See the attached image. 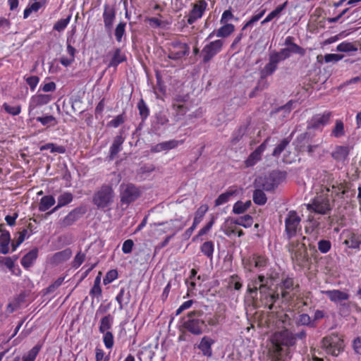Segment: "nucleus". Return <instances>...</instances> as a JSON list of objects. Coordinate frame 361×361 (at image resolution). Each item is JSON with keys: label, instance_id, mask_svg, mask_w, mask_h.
Wrapping results in <instances>:
<instances>
[{"label": "nucleus", "instance_id": "f257e3e1", "mask_svg": "<svg viewBox=\"0 0 361 361\" xmlns=\"http://www.w3.org/2000/svg\"><path fill=\"white\" fill-rule=\"evenodd\" d=\"M300 217L295 211H290L285 220L286 233L289 239L288 250L292 259L299 265L307 261V252L303 240L305 237L298 235L300 231Z\"/></svg>", "mask_w": 361, "mask_h": 361}, {"label": "nucleus", "instance_id": "f03ea898", "mask_svg": "<svg viewBox=\"0 0 361 361\" xmlns=\"http://www.w3.org/2000/svg\"><path fill=\"white\" fill-rule=\"evenodd\" d=\"M295 337L287 329L275 332L271 336L272 348L270 355L272 361H279L288 357V347L293 345Z\"/></svg>", "mask_w": 361, "mask_h": 361}, {"label": "nucleus", "instance_id": "7ed1b4c3", "mask_svg": "<svg viewBox=\"0 0 361 361\" xmlns=\"http://www.w3.org/2000/svg\"><path fill=\"white\" fill-rule=\"evenodd\" d=\"M264 276H259L257 279L252 280L247 285V293L250 295V297L254 300L257 295V290H259V293L262 297H264L267 300L265 305L269 306V309L271 310L274 302L278 299L279 294L267 293L269 290L266 288L264 284Z\"/></svg>", "mask_w": 361, "mask_h": 361}, {"label": "nucleus", "instance_id": "20e7f679", "mask_svg": "<svg viewBox=\"0 0 361 361\" xmlns=\"http://www.w3.org/2000/svg\"><path fill=\"white\" fill-rule=\"evenodd\" d=\"M329 188H322L313 199L312 202L307 205V209L320 214H326L331 211L332 201L329 198Z\"/></svg>", "mask_w": 361, "mask_h": 361}, {"label": "nucleus", "instance_id": "39448f33", "mask_svg": "<svg viewBox=\"0 0 361 361\" xmlns=\"http://www.w3.org/2000/svg\"><path fill=\"white\" fill-rule=\"evenodd\" d=\"M115 194L110 185H102L93 196V203L99 208L104 209L110 206L114 201Z\"/></svg>", "mask_w": 361, "mask_h": 361}, {"label": "nucleus", "instance_id": "423d86ee", "mask_svg": "<svg viewBox=\"0 0 361 361\" xmlns=\"http://www.w3.org/2000/svg\"><path fill=\"white\" fill-rule=\"evenodd\" d=\"M322 348L328 354L338 356L343 350L344 344L343 338L336 334L324 337L322 339Z\"/></svg>", "mask_w": 361, "mask_h": 361}, {"label": "nucleus", "instance_id": "0eeeda50", "mask_svg": "<svg viewBox=\"0 0 361 361\" xmlns=\"http://www.w3.org/2000/svg\"><path fill=\"white\" fill-rule=\"evenodd\" d=\"M140 195L139 189L131 183H123L120 185L121 202L123 204L129 205Z\"/></svg>", "mask_w": 361, "mask_h": 361}, {"label": "nucleus", "instance_id": "6e6552de", "mask_svg": "<svg viewBox=\"0 0 361 361\" xmlns=\"http://www.w3.org/2000/svg\"><path fill=\"white\" fill-rule=\"evenodd\" d=\"M280 173L273 171L268 176H259L255 179V184L257 188L264 190H271L280 183Z\"/></svg>", "mask_w": 361, "mask_h": 361}, {"label": "nucleus", "instance_id": "1a4fd4ad", "mask_svg": "<svg viewBox=\"0 0 361 361\" xmlns=\"http://www.w3.org/2000/svg\"><path fill=\"white\" fill-rule=\"evenodd\" d=\"M200 317V313L197 312H190L188 314V319L185 322V327L192 334L200 335L202 333L204 321Z\"/></svg>", "mask_w": 361, "mask_h": 361}, {"label": "nucleus", "instance_id": "9d476101", "mask_svg": "<svg viewBox=\"0 0 361 361\" xmlns=\"http://www.w3.org/2000/svg\"><path fill=\"white\" fill-rule=\"evenodd\" d=\"M207 6L208 4L206 0H198L194 3L192 5V9L185 17L187 18V23L188 25H192L200 19L203 16Z\"/></svg>", "mask_w": 361, "mask_h": 361}, {"label": "nucleus", "instance_id": "9b49d317", "mask_svg": "<svg viewBox=\"0 0 361 361\" xmlns=\"http://www.w3.org/2000/svg\"><path fill=\"white\" fill-rule=\"evenodd\" d=\"M224 44V40L216 39L206 44L202 50L203 61L207 63L219 54L222 50Z\"/></svg>", "mask_w": 361, "mask_h": 361}, {"label": "nucleus", "instance_id": "f8f14e48", "mask_svg": "<svg viewBox=\"0 0 361 361\" xmlns=\"http://www.w3.org/2000/svg\"><path fill=\"white\" fill-rule=\"evenodd\" d=\"M343 243L349 248L357 249L361 245V234L354 230L347 229L341 234Z\"/></svg>", "mask_w": 361, "mask_h": 361}, {"label": "nucleus", "instance_id": "ddd939ff", "mask_svg": "<svg viewBox=\"0 0 361 361\" xmlns=\"http://www.w3.org/2000/svg\"><path fill=\"white\" fill-rule=\"evenodd\" d=\"M352 147L348 145H336L331 153V157L337 163L345 164L348 161V156Z\"/></svg>", "mask_w": 361, "mask_h": 361}, {"label": "nucleus", "instance_id": "4468645a", "mask_svg": "<svg viewBox=\"0 0 361 361\" xmlns=\"http://www.w3.org/2000/svg\"><path fill=\"white\" fill-rule=\"evenodd\" d=\"M52 99L53 97L51 94H37L32 96L29 102V113L39 106L49 104Z\"/></svg>", "mask_w": 361, "mask_h": 361}, {"label": "nucleus", "instance_id": "2eb2a0df", "mask_svg": "<svg viewBox=\"0 0 361 361\" xmlns=\"http://www.w3.org/2000/svg\"><path fill=\"white\" fill-rule=\"evenodd\" d=\"M176 222V221L171 220L165 224H162V223L161 224V223L155 224L156 226H163L164 232L173 231V234L167 236L163 242H161L157 246V248L161 249V248L164 247L165 246H166L168 245V243H169L170 240L171 239V238L176 234V233L177 231H178L180 229H181V227L176 226V225H175Z\"/></svg>", "mask_w": 361, "mask_h": 361}, {"label": "nucleus", "instance_id": "dca6fc26", "mask_svg": "<svg viewBox=\"0 0 361 361\" xmlns=\"http://www.w3.org/2000/svg\"><path fill=\"white\" fill-rule=\"evenodd\" d=\"M271 137H267L253 152L250 154L245 161L247 166H254L260 159L262 154L265 150Z\"/></svg>", "mask_w": 361, "mask_h": 361}, {"label": "nucleus", "instance_id": "f3484780", "mask_svg": "<svg viewBox=\"0 0 361 361\" xmlns=\"http://www.w3.org/2000/svg\"><path fill=\"white\" fill-rule=\"evenodd\" d=\"M322 293L326 295L331 302L336 304H341L349 298V295L347 292L340 290H322Z\"/></svg>", "mask_w": 361, "mask_h": 361}, {"label": "nucleus", "instance_id": "a211bd4d", "mask_svg": "<svg viewBox=\"0 0 361 361\" xmlns=\"http://www.w3.org/2000/svg\"><path fill=\"white\" fill-rule=\"evenodd\" d=\"M328 188H330L329 190V198L333 202L336 200V199H341L343 197V195L347 192V189L344 184L341 183L335 182L332 183Z\"/></svg>", "mask_w": 361, "mask_h": 361}, {"label": "nucleus", "instance_id": "6ab92c4d", "mask_svg": "<svg viewBox=\"0 0 361 361\" xmlns=\"http://www.w3.org/2000/svg\"><path fill=\"white\" fill-rule=\"evenodd\" d=\"M102 16L106 30L110 31L116 16L115 10L108 4H105Z\"/></svg>", "mask_w": 361, "mask_h": 361}, {"label": "nucleus", "instance_id": "aec40b11", "mask_svg": "<svg viewBox=\"0 0 361 361\" xmlns=\"http://www.w3.org/2000/svg\"><path fill=\"white\" fill-rule=\"evenodd\" d=\"M173 49L174 50L170 51L169 56L175 60L181 59L189 52V47L185 43L174 44Z\"/></svg>", "mask_w": 361, "mask_h": 361}, {"label": "nucleus", "instance_id": "412c9836", "mask_svg": "<svg viewBox=\"0 0 361 361\" xmlns=\"http://www.w3.org/2000/svg\"><path fill=\"white\" fill-rule=\"evenodd\" d=\"M281 290L282 297L285 300H290L293 298V295H290V292L294 290L293 279L290 277L283 279L281 282Z\"/></svg>", "mask_w": 361, "mask_h": 361}, {"label": "nucleus", "instance_id": "4be33fe9", "mask_svg": "<svg viewBox=\"0 0 361 361\" xmlns=\"http://www.w3.org/2000/svg\"><path fill=\"white\" fill-rule=\"evenodd\" d=\"M331 116V114L329 111L315 115L310 121V126L314 128L323 127L329 123Z\"/></svg>", "mask_w": 361, "mask_h": 361}, {"label": "nucleus", "instance_id": "5701e85b", "mask_svg": "<svg viewBox=\"0 0 361 361\" xmlns=\"http://www.w3.org/2000/svg\"><path fill=\"white\" fill-rule=\"evenodd\" d=\"M214 343V340L209 336H204L202 338L198 348L201 350L202 354L206 357H211L212 355V345Z\"/></svg>", "mask_w": 361, "mask_h": 361}, {"label": "nucleus", "instance_id": "b1692460", "mask_svg": "<svg viewBox=\"0 0 361 361\" xmlns=\"http://www.w3.org/2000/svg\"><path fill=\"white\" fill-rule=\"evenodd\" d=\"M237 226L238 224L235 219L228 218L221 225V230L228 237H231L236 234Z\"/></svg>", "mask_w": 361, "mask_h": 361}, {"label": "nucleus", "instance_id": "393cba45", "mask_svg": "<svg viewBox=\"0 0 361 361\" xmlns=\"http://www.w3.org/2000/svg\"><path fill=\"white\" fill-rule=\"evenodd\" d=\"M110 54L111 55V59L109 63V67L116 68L126 59L125 54L120 49H116Z\"/></svg>", "mask_w": 361, "mask_h": 361}, {"label": "nucleus", "instance_id": "a878e982", "mask_svg": "<svg viewBox=\"0 0 361 361\" xmlns=\"http://www.w3.org/2000/svg\"><path fill=\"white\" fill-rule=\"evenodd\" d=\"M72 255L70 249H66L55 253L51 258L50 262L53 264H59L68 260Z\"/></svg>", "mask_w": 361, "mask_h": 361}, {"label": "nucleus", "instance_id": "bb28decb", "mask_svg": "<svg viewBox=\"0 0 361 361\" xmlns=\"http://www.w3.org/2000/svg\"><path fill=\"white\" fill-rule=\"evenodd\" d=\"M279 51L284 59L289 58L292 54L303 56L305 53V50L298 45H292L291 47H286L281 49Z\"/></svg>", "mask_w": 361, "mask_h": 361}, {"label": "nucleus", "instance_id": "cd10ccee", "mask_svg": "<svg viewBox=\"0 0 361 361\" xmlns=\"http://www.w3.org/2000/svg\"><path fill=\"white\" fill-rule=\"evenodd\" d=\"M73 195L69 192H65L62 194H61L58 197V203L57 205L52 209L51 213H53L56 211H57L59 209H60L62 207H64L67 205L68 204L71 203L73 201Z\"/></svg>", "mask_w": 361, "mask_h": 361}, {"label": "nucleus", "instance_id": "c85d7f7f", "mask_svg": "<svg viewBox=\"0 0 361 361\" xmlns=\"http://www.w3.org/2000/svg\"><path fill=\"white\" fill-rule=\"evenodd\" d=\"M345 134V130L343 121L341 119L336 120L335 125L331 133V136L335 138H340L343 137Z\"/></svg>", "mask_w": 361, "mask_h": 361}, {"label": "nucleus", "instance_id": "c756f323", "mask_svg": "<svg viewBox=\"0 0 361 361\" xmlns=\"http://www.w3.org/2000/svg\"><path fill=\"white\" fill-rule=\"evenodd\" d=\"M236 192L237 190L230 188L226 192L221 194L215 200V206L219 207L226 204Z\"/></svg>", "mask_w": 361, "mask_h": 361}, {"label": "nucleus", "instance_id": "7c9ffc66", "mask_svg": "<svg viewBox=\"0 0 361 361\" xmlns=\"http://www.w3.org/2000/svg\"><path fill=\"white\" fill-rule=\"evenodd\" d=\"M11 235L9 232H4L0 234V252L6 255L9 252V244Z\"/></svg>", "mask_w": 361, "mask_h": 361}, {"label": "nucleus", "instance_id": "2f4dec72", "mask_svg": "<svg viewBox=\"0 0 361 361\" xmlns=\"http://www.w3.org/2000/svg\"><path fill=\"white\" fill-rule=\"evenodd\" d=\"M287 6V1L284 2L283 4L277 6L274 11L269 13L267 17L261 22V24H265L274 18H279L281 14V12L285 9Z\"/></svg>", "mask_w": 361, "mask_h": 361}, {"label": "nucleus", "instance_id": "473e14b6", "mask_svg": "<svg viewBox=\"0 0 361 361\" xmlns=\"http://www.w3.org/2000/svg\"><path fill=\"white\" fill-rule=\"evenodd\" d=\"M235 31V26L231 23L223 24L218 30H216V36L217 37H227Z\"/></svg>", "mask_w": 361, "mask_h": 361}, {"label": "nucleus", "instance_id": "72a5a7b5", "mask_svg": "<svg viewBox=\"0 0 361 361\" xmlns=\"http://www.w3.org/2000/svg\"><path fill=\"white\" fill-rule=\"evenodd\" d=\"M114 323V317L111 314L104 316L101 319L99 331L100 333L109 332Z\"/></svg>", "mask_w": 361, "mask_h": 361}, {"label": "nucleus", "instance_id": "f704fd0d", "mask_svg": "<svg viewBox=\"0 0 361 361\" xmlns=\"http://www.w3.org/2000/svg\"><path fill=\"white\" fill-rule=\"evenodd\" d=\"M38 252L37 250H32L27 253L21 259V264L25 268H29L32 265L37 257Z\"/></svg>", "mask_w": 361, "mask_h": 361}, {"label": "nucleus", "instance_id": "c9c22d12", "mask_svg": "<svg viewBox=\"0 0 361 361\" xmlns=\"http://www.w3.org/2000/svg\"><path fill=\"white\" fill-rule=\"evenodd\" d=\"M55 202V198L52 195H46L40 200L39 210L40 212H46L51 208Z\"/></svg>", "mask_w": 361, "mask_h": 361}, {"label": "nucleus", "instance_id": "e433bc0d", "mask_svg": "<svg viewBox=\"0 0 361 361\" xmlns=\"http://www.w3.org/2000/svg\"><path fill=\"white\" fill-rule=\"evenodd\" d=\"M40 151L44 150H50L51 153H59V154H64L66 152V149L63 146L56 145L54 143H47L44 145H42L39 147Z\"/></svg>", "mask_w": 361, "mask_h": 361}, {"label": "nucleus", "instance_id": "4c0bfd02", "mask_svg": "<svg viewBox=\"0 0 361 361\" xmlns=\"http://www.w3.org/2000/svg\"><path fill=\"white\" fill-rule=\"evenodd\" d=\"M0 267H6L15 274H18L20 271L18 269V273L14 269V261L10 257H0Z\"/></svg>", "mask_w": 361, "mask_h": 361}, {"label": "nucleus", "instance_id": "58836bf2", "mask_svg": "<svg viewBox=\"0 0 361 361\" xmlns=\"http://www.w3.org/2000/svg\"><path fill=\"white\" fill-rule=\"evenodd\" d=\"M251 201L248 200L245 202H237L234 204L233 212L235 214H240L245 212L251 205Z\"/></svg>", "mask_w": 361, "mask_h": 361}, {"label": "nucleus", "instance_id": "ea45409f", "mask_svg": "<svg viewBox=\"0 0 361 361\" xmlns=\"http://www.w3.org/2000/svg\"><path fill=\"white\" fill-rule=\"evenodd\" d=\"M208 206L207 204H202L200 206V207L197 209V211L195 213L194 220L193 222H195V224H199L207 212L208 211Z\"/></svg>", "mask_w": 361, "mask_h": 361}, {"label": "nucleus", "instance_id": "a19ab883", "mask_svg": "<svg viewBox=\"0 0 361 361\" xmlns=\"http://www.w3.org/2000/svg\"><path fill=\"white\" fill-rule=\"evenodd\" d=\"M253 201L255 204L263 205L267 202V197L261 189H256L253 193Z\"/></svg>", "mask_w": 361, "mask_h": 361}, {"label": "nucleus", "instance_id": "79ce46f5", "mask_svg": "<svg viewBox=\"0 0 361 361\" xmlns=\"http://www.w3.org/2000/svg\"><path fill=\"white\" fill-rule=\"evenodd\" d=\"M357 48L355 44L348 42H343L340 43L337 47L336 51L340 52H350V51H356Z\"/></svg>", "mask_w": 361, "mask_h": 361}, {"label": "nucleus", "instance_id": "37998d69", "mask_svg": "<svg viewBox=\"0 0 361 361\" xmlns=\"http://www.w3.org/2000/svg\"><path fill=\"white\" fill-rule=\"evenodd\" d=\"M238 226L250 228L253 224V219L250 215L246 214L235 219Z\"/></svg>", "mask_w": 361, "mask_h": 361}, {"label": "nucleus", "instance_id": "c03bdc74", "mask_svg": "<svg viewBox=\"0 0 361 361\" xmlns=\"http://www.w3.org/2000/svg\"><path fill=\"white\" fill-rule=\"evenodd\" d=\"M36 120L47 127L54 126L57 123L56 118L53 116H40L37 117Z\"/></svg>", "mask_w": 361, "mask_h": 361}, {"label": "nucleus", "instance_id": "a18cd8bd", "mask_svg": "<svg viewBox=\"0 0 361 361\" xmlns=\"http://www.w3.org/2000/svg\"><path fill=\"white\" fill-rule=\"evenodd\" d=\"M214 250V243L212 241H207L201 246L202 252L207 257L212 258Z\"/></svg>", "mask_w": 361, "mask_h": 361}, {"label": "nucleus", "instance_id": "49530a36", "mask_svg": "<svg viewBox=\"0 0 361 361\" xmlns=\"http://www.w3.org/2000/svg\"><path fill=\"white\" fill-rule=\"evenodd\" d=\"M40 348L41 346L39 345L34 346L23 357V361H35Z\"/></svg>", "mask_w": 361, "mask_h": 361}, {"label": "nucleus", "instance_id": "de8ad7c7", "mask_svg": "<svg viewBox=\"0 0 361 361\" xmlns=\"http://www.w3.org/2000/svg\"><path fill=\"white\" fill-rule=\"evenodd\" d=\"M297 324L302 326H314V323L307 314H301L297 319Z\"/></svg>", "mask_w": 361, "mask_h": 361}, {"label": "nucleus", "instance_id": "09e8293b", "mask_svg": "<svg viewBox=\"0 0 361 361\" xmlns=\"http://www.w3.org/2000/svg\"><path fill=\"white\" fill-rule=\"evenodd\" d=\"M123 143L121 137H117L110 147L111 156L114 157L121 151V146Z\"/></svg>", "mask_w": 361, "mask_h": 361}, {"label": "nucleus", "instance_id": "8fccbe9b", "mask_svg": "<svg viewBox=\"0 0 361 361\" xmlns=\"http://www.w3.org/2000/svg\"><path fill=\"white\" fill-rule=\"evenodd\" d=\"M103 342L107 349H111L114 344V336L111 331L102 333Z\"/></svg>", "mask_w": 361, "mask_h": 361}, {"label": "nucleus", "instance_id": "3c124183", "mask_svg": "<svg viewBox=\"0 0 361 361\" xmlns=\"http://www.w3.org/2000/svg\"><path fill=\"white\" fill-rule=\"evenodd\" d=\"M126 23L124 22L119 23L115 30V37L116 40L120 42L122 40V37L126 32Z\"/></svg>", "mask_w": 361, "mask_h": 361}, {"label": "nucleus", "instance_id": "603ef678", "mask_svg": "<svg viewBox=\"0 0 361 361\" xmlns=\"http://www.w3.org/2000/svg\"><path fill=\"white\" fill-rule=\"evenodd\" d=\"M290 140L288 138H285L281 141V142L274 148L272 155L274 157H278L281 153L286 149L289 144Z\"/></svg>", "mask_w": 361, "mask_h": 361}, {"label": "nucleus", "instance_id": "864d4df0", "mask_svg": "<svg viewBox=\"0 0 361 361\" xmlns=\"http://www.w3.org/2000/svg\"><path fill=\"white\" fill-rule=\"evenodd\" d=\"M27 238L28 231L27 229H23L19 233V235L16 241L12 243L13 251H15L16 248Z\"/></svg>", "mask_w": 361, "mask_h": 361}, {"label": "nucleus", "instance_id": "5fc2aeb1", "mask_svg": "<svg viewBox=\"0 0 361 361\" xmlns=\"http://www.w3.org/2000/svg\"><path fill=\"white\" fill-rule=\"evenodd\" d=\"M4 109L9 114L12 116H17L21 111V107L20 105L11 106L7 103L3 104Z\"/></svg>", "mask_w": 361, "mask_h": 361}, {"label": "nucleus", "instance_id": "6e6d98bb", "mask_svg": "<svg viewBox=\"0 0 361 361\" xmlns=\"http://www.w3.org/2000/svg\"><path fill=\"white\" fill-rule=\"evenodd\" d=\"M183 142V140H171L166 142H161L164 150H169L176 148L180 145H182Z\"/></svg>", "mask_w": 361, "mask_h": 361}, {"label": "nucleus", "instance_id": "4d7b16f0", "mask_svg": "<svg viewBox=\"0 0 361 361\" xmlns=\"http://www.w3.org/2000/svg\"><path fill=\"white\" fill-rule=\"evenodd\" d=\"M277 68V66L269 61L267 64L265 65L264 68L261 71V74L262 77H265L267 75H271Z\"/></svg>", "mask_w": 361, "mask_h": 361}, {"label": "nucleus", "instance_id": "13d9d810", "mask_svg": "<svg viewBox=\"0 0 361 361\" xmlns=\"http://www.w3.org/2000/svg\"><path fill=\"white\" fill-rule=\"evenodd\" d=\"M71 20V16L66 18L61 19L58 20L54 25V29L58 32L63 31L68 25Z\"/></svg>", "mask_w": 361, "mask_h": 361}, {"label": "nucleus", "instance_id": "bf43d9fd", "mask_svg": "<svg viewBox=\"0 0 361 361\" xmlns=\"http://www.w3.org/2000/svg\"><path fill=\"white\" fill-rule=\"evenodd\" d=\"M118 278V272L115 269H112L109 271L105 277L103 279V282L104 285L109 284L113 282L115 279Z\"/></svg>", "mask_w": 361, "mask_h": 361}, {"label": "nucleus", "instance_id": "052dcab7", "mask_svg": "<svg viewBox=\"0 0 361 361\" xmlns=\"http://www.w3.org/2000/svg\"><path fill=\"white\" fill-rule=\"evenodd\" d=\"M78 218V213L76 211H72L63 219V224L66 226H70L77 221Z\"/></svg>", "mask_w": 361, "mask_h": 361}, {"label": "nucleus", "instance_id": "680f3d73", "mask_svg": "<svg viewBox=\"0 0 361 361\" xmlns=\"http://www.w3.org/2000/svg\"><path fill=\"white\" fill-rule=\"evenodd\" d=\"M137 108L139 109V112L142 118L143 119L146 118L149 115V109L143 99H141L138 102Z\"/></svg>", "mask_w": 361, "mask_h": 361}, {"label": "nucleus", "instance_id": "e2e57ef3", "mask_svg": "<svg viewBox=\"0 0 361 361\" xmlns=\"http://www.w3.org/2000/svg\"><path fill=\"white\" fill-rule=\"evenodd\" d=\"M331 247L330 241L326 240H322L318 243V249L322 253L328 252Z\"/></svg>", "mask_w": 361, "mask_h": 361}, {"label": "nucleus", "instance_id": "0e129e2a", "mask_svg": "<svg viewBox=\"0 0 361 361\" xmlns=\"http://www.w3.org/2000/svg\"><path fill=\"white\" fill-rule=\"evenodd\" d=\"M85 255L84 253H82L81 252H79L75 257H74V259L72 262L73 267L77 269L85 261Z\"/></svg>", "mask_w": 361, "mask_h": 361}, {"label": "nucleus", "instance_id": "69168bd1", "mask_svg": "<svg viewBox=\"0 0 361 361\" xmlns=\"http://www.w3.org/2000/svg\"><path fill=\"white\" fill-rule=\"evenodd\" d=\"M233 19H234V16H233V13L231 12V11L226 10L223 12V13L221 15V17L220 19V23L221 24L228 23V22L232 20Z\"/></svg>", "mask_w": 361, "mask_h": 361}, {"label": "nucleus", "instance_id": "338daca9", "mask_svg": "<svg viewBox=\"0 0 361 361\" xmlns=\"http://www.w3.org/2000/svg\"><path fill=\"white\" fill-rule=\"evenodd\" d=\"M252 262L254 264L256 268L261 269L267 265V259L262 256H257L252 259Z\"/></svg>", "mask_w": 361, "mask_h": 361}, {"label": "nucleus", "instance_id": "774afa93", "mask_svg": "<svg viewBox=\"0 0 361 361\" xmlns=\"http://www.w3.org/2000/svg\"><path fill=\"white\" fill-rule=\"evenodd\" d=\"M134 243L132 240L128 239L124 241L122 245V251L125 254H129L132 252Z\"/></svg>", "mask_w": 361, "mask_h": 361}]
</instances>
